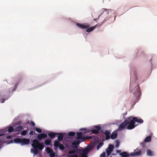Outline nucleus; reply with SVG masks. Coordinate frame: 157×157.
I'll use <instances>...</instances> for the list:
<instances>
[{"instance_id": "nucleus-1", "label": "nucleus", "mask_w": 157, "mask_h": 157, "mask_svg": "<svg viewBox=\"0 0 157 157\" xmlns=\"http://www.w3.org/2000/svg\"><path fill=\"white\" fill-rule=\"evenodd\" d=\"M32 146L33 148H31V151L34 153L35 155H37L38 153V150H42L44 148V144L43 143H41L39 142V141L36 139H34L32 141Z\"/></svg>"}, {"instance_id": "nucleus-2", "label": "nucleus", "mask_w": 157, "mask_h": 157, "mask_svg": "<svg viewBox=\"0 0 157 157\" xmlns=\"http://www.w3.org/2000/svg\"><path fill=\"white\" fill-rule=\"evenodd\" d=\"M92 149V147L90 146L83 149H79L77 152V154L71 155L70 157H87V155Z\"/></svg>"}, {"instance_id": "nucleus-3", "label": "nucleus", "mask_w": 157, "mask_h": 157, "mask_svg": "<svg viewBox=\"0 0 157 157\" xmlns=\"http://www.w3.org/2000/svg\"><path fill=\"white\" fill-rule=\"evenodd\" d=\"M14 143H20L22 145L28 144L30 142V140L25 138L21 139L20 138H16L14 140Z\"/></svg>"}, {"instance_id": "nucleus-4", "label": "nucleus", "mask_w": 157, "mask_h": 157, "mask_svg": "<svg viewBox=\"0 0 157 157\" xmlns=\"http://www.w3.org/2000/svg\"><path fill=\"white\" fill-rule=\"evenodd\" d=\"M126 120H127V122H128V125L127 127L128 129L129 130L132 129L136 126V125H135V121L134 120L133 117L132 118L131 117H128Z\"/></svg>"}, {"instance_id": "nucleus-5", "label": "nucleus", "mask_w": 157, "mask_h": 157, "mask_svg": "<svg viewBox=\"0 0 157 157\" xmlns=\"http://www.w3.org/2000/svg\"><path fill=\"white\" fill-rule=\"evenodd\" d=\"M133 94L134 96L137 98L140 97L141 95V93L139 85L138 84L137 86L134 88Z\"/></svg>"}, {"instance_id": "nucleus-6", "label": "nucleus", "mask_w": 157, "mask_h": 157, "mask_svg": "<svg viewBox=\"0 0 157 157\" xmlns=\"http://www.w3.org/2000/svg\"><path fill=\"white\" fill-rule=\"evenodd\" d=\"M54 145L55 150L56 149V147L57 148L58 147L60 149L62 150H63L64 149V145L62 144L59 143V142L57 140H56L54 141Z\"/></svg>"}, {"instance_id": "nucleus-7", "label": "nucleus", "mask_w": 157, "mask_h": 157, "mask_svg": "<svg viewBox=\"0 0 157 157\" xmlns=\"http://www.w3.org/2000/svg\"><path fill=\"white\" fill-rule=\"evenodd\" d=\"M77 137H76V139L82 142H83L86 139L85 137V136H82V132L77 133Z\"/></svg>"}, {"instance_id": "nucleus-8", "label": "nucleus", "mask_w": 157, "mask_h": 157, "mask_svg": "<svg viewBox=\"0 0 157 157\" xmlns=\"http://www.w3.org/2000/svg\"><path fill=\"white\" fill-rule=\"evenodd\" d=\"M76 25L79 28H80L82 29L88 28L90 26V25L87 23H84V24H81L79 23H77Z\"/></svg>"}, {"instance_id": "nucleus-9", "label": "nucleus", "mask_w": 157, "mask_h": 157, "mask_svg": "<svg viewBox=\"0 0 157 157\" xmlns=\"http://www.w3.org/2000/svg\"><path fill=\"white\" fill-rule=\"evenodd\" d=\"M114 148V146L112 144H110L108 147L106 149V151L107 153V156H108L113 151Z\"/></svg>"}, {"instance_id": "nucleus-10", "label": "nucleus", "mask_w": 157, "mask_h": 157, "mask_svg": "<svg viewBox=\"0 0 157 157\" xmlns=\"http://www.w3.org/2000/svg\"><path fill=\"white\" fill-rule=\"evenodd\" d=\"M102 132L105 136V139L106 140H108L110 138V135L111 132L110 130H105L104 132L102 131Z\"/></svg>"}, {"instance_id": "nucleus-11", "label": "nucleus", "mask_w": 157, "mask_h": 157, "mask_svg": "<svg viewBox=\"0 0 157 157\" xmlns=\"http://www.w3.org/2000/svg\"><path fill=\"white\" fill-rule=\"evenodd\" d=\"M128 124V122H127V120L125 119L123 123L120 124L119 127V129L121 130H123Z\"/></svg>"}, {"instance_id": "nucleus-12", "label": "nucleus", "mask_w": 157, "mask_h": 157, "mask_svg": "<svg viewBox=\"0 0 157 157\" xmlns=\"http://www.w3.org/2000/svg\"><path fill=\"white\" fill-rule=\"evenodd\" d=\"M47 137V135L46 134L42 133L38 135L37 136V138L39 140H41L43 138H46Z\"/></svg>"}, {"instance_id": "nucleus-13", "label": "nucleus", "mask_w": 157, "mask_h": 157, "mask_svg": "<svg viewBox=\"0 0 157 157\" xmlns=\"http://www.w3.org/2000/svg\"><path fill=\"white\" fill-rule=\"evenodd\" d=\"M142 152L141 151H135L132 153H130V156H140L141 155Z\"/></svg>"}, {"instance_id": "nucleus-14", "label": "nucleus", "mask_w": 157, "mask_h": 157, "mask_svg": "<svg viewBox=\"0 0 157 157\" xmlns=\"http://www.w3.org/2000/svg\"><path fill=\"white\" fill-rule=\"evenodd\" d=\"M82 142L79 140H76L74 141L72 144V145L74 147L77 148L78 145L80 143Z\"/></svg>"}, {"instance_id": "nucleus-15", "label": "nucleus", "mask_w": 157, "mask_h": 157, "mask_svg": "<svg viewBox=\"0 0 157 157\" xmlns=\"http://www.w3.org/2000/svg\"><path fill=\"white\" fill-rule=\"evenodd\" d=\"M120 155L121 157H129L130 156V153L129 154L127 152L123 151L120 153Z\"/></svg>"}, {"instance_id": "nucleus-16", "label": "nucleus", "mask_w": 157, "mask_h": 157, "mask_svg": "<svg viewBox=\"0 0 157 157\" xmlns=\"http://www.w3.org/2000/svg\"><path fill=\"white\" fill-rule=\"evenodd\" d=\"M23 129V127L22 126H19L14 128V132H16L21 131Z\"/></svg>"}, {"instance_id": "nucleus-17", "label": "nucleus", "mask_w": 157, "mask_h": 157, "mask_svg": "<svg viewBox=\"0 0 157 157\" xmlns=\"http://www.w3.org/2000/svg\"><path fill=\"white\" fill-rule=\"evenodd\" d=\"M56 135H59L58 137V140L59 141H61L63 138L64 136V134L62 133H57Z\"/></svg>"}, {"instance_id": "nucleus-18", "label": "nucleus", "mask_w": 157, "mask_h": 157, "mask_svg": "<svg viewBox=\"0 0 157 157\" xmlns=\"http://www.w3.org/2000/svg\"><path fill=\"white\" fill-rule=\"evenodd\" d=\"M98 25V24H97L94 26L90 27V28H88L86 30V32L88 33L91 32Z\"/></svg>"}, {"instance_id": "nucleus-19", "label": "nucleus", "mask_w": 157, "mask_h": 157, "mask_svg": "<svg viewBox=\"0 0 157 157\" xmlns=\"http://www.w3.org/2000/svg\"><path fill=\"white\" fill-rule=\"evenodd\" d=\"M117 133L113 132L112 134L110 136V138L112 140L116 139L117 136Z\"/></svg>"}, {"instance_id": "nucleus-20", "label": "nucleus", "mask_w": 157, "mask_h": 157, "mask_svg": "<svg viewBox=\"0 0 157 157\" xmlns=\"http://www.w3.org/2000/svg\"><path fill=\"white\" fill-rule=\"evenodd\" d=\"M134 120L135 122L139 123H142L144 121L143 120L141 119H138L137 117H133Z\"/></svg>"}, {"instance_id": "nucleus-21", "label": "nucleus", "mask_w": 157, "mask_h": 157, "mask_svg": "<svg viewBox=\"0 0 157 157\" xmlns=\"http://www.w3.org/2000/svg\"><path fill=\"white\" fill-rule=\"evenodd\" d=\"M57 133L54 132H50L48 134V136L51 138H54Z\"/></svg>"}, {"instance_id": "nucleus-22", "label": "nucleus", "mask_w": 157, "mask_h": 157, "mask_svg": "<svg viewBox=\"0 0 157 157\" xmlns=\"http://www.w3.org/2000/svg\"><path fill=\"white\" fill-rule=\"evenodd\" d=\"M154 152L150 150H148L147 151V154L148 156H153Z\"/></svg>"}, {"instance_id": "nucleus-23", "label": "nucleus", "mask_w": 157, "mask_h": 157, "mask_svg": "<svg viewBox=\"0 0 157 157\" xmlns=\"http://www.w3.org/2000/svg\"><path fill=\"white\" fill-rule=\"evenodd\" d=\"M151 136H147L144 139V142H148L151 141Z\"/></svg>"}, {"instance_id": "nucleus-24", "label": "nucleus", "mask_w": 157, "mask_h": 157, "mask_svg": "<svg viewBox=\"0 0 157 157\" xmlns=\"http://www.w3.org/2000/svg\"><path fill=\"white\" fill-rule=\"evenodd\" d=\"M46 152L49 154H50L51 153L52 151H53V150L51 149L50 147H47L46 149Z\"/></svg>"}, {"instance_id": "nucleus-25", "label": "nucleus", "mask_w": 157, "mask_h": 157, "mask_svg": "<svg viewBox=\"0 0 157 157\" xmlns=\"http://www.w3.org/2000/svg\"><path fill=\"white\" fill-rule=\"evenodd\" d=\"M8 131L9 132H14V128L12 126H10L8 128Z\"/></svg>"}, {"instance_id": "nucleus-26", "label": "nucleus", "mask_w": 157, "mask_h": 157, "mask_svg": "<svg viewBox=\"0 0 157 157\" xmlns=\"http://www.w3.org/2000/svg\"><path fill=\"white\" fill-rule=\"evenodd\" d=\"M51 143V140H46L45 141V144L46 145H49Z\"/></svg>"}, {"instance_id": "nucleus-27", "label": "nucleus", "mask_w": 157, "mask_h": 157, "mask_svg": "<svg viewBox=\"0 0 157 157\" xmlns=\"http://www.w3.org/2000/svg\"><path fill=\"white\" fill-rule=\"evenodd\" d=\"M91 131L92 133L95 134H98L99 133V131L96 129H92Z\"/></svg>"}, {"instance_id": "nucleus-28", "label": "nucleus", "mask_w": 157, "mask_h": 157, "mask_svg": "<svg viewBox=\"0 0 157 157\" xmlns=\"http://www.w3.org/2000/svg\"><path fill=\"white\" fill-rule=\"evenodd\" d=\"M103 145V142L100 143L97 146V148L98 150L100 148H101L102 146Z\"/></svg>"}, {"instance_id": "nucleus-29", "label": "nucleus", "mask_w": 157, "mask_h": 157, "mask_svg": "<svg viewBox=\"0 0 157 157\" xmlns=\"http://www.w3.org/2000/svg\"><path fill=\"white\" fill-rule=\"evenodd\" d=\"M75 134V133L73 132H70L68 133V135L70 136H73Z\"/></svg>"}, {"instance_id": "nucleus-30", "label": "nucleus", "mask_w": 157, "mask_h": 157, "mask_svg": "<svg viewBox=\"0 0 157 157\" xmlns=\"http://www.w3.org/2000/svg\"><path fill=\"white\" fill-rule=\"evenodd\" d=\"M27 133V131L26 130H23L21 132V134L23 136H25L26 135Z\"/></svg>"}, {"instance_id": "nucleus-31", "label": "nucleus", "mask_w": 157, "mask_h": 157, "mask_svg": "<svg viewBox=\"0 0 157 157\" xmlns=\"http://www.w3.org/2000/svg\"><path fill=\"white\" fill-rule=\"evenodd\" d=\"M55 153L53 152L52 151L51 153L50 154V157H54L55 156Z\"/></svg>"}, {"instance_id": "nucleus-32", "label": "nucleus", "mask_w": 157, "mask_h": 157, "mask_svg": "<svg viewBox=\"0 0 157 157\" xmlns=\"http://www.w3.org/2000/svg\"><path fill=\"white\" fill-rule=\"evenodd\" d=\"M106 154L105 152H104L100 155V157H107L105 156Z\"/></svg>"}, {"instance_id": "nucleus-33", "label": "nucleus", "mask_w": 157, "mask_h": 157, "mask_svg": "<svg viewBox=\"0 0 157 157\" xmlns=\"http://www.w3.org/2000/svg\"><path fill=\"white\" fill-rule=\"evenodd\" d=\"M36 131L39 133H41L42 132V131L41 129L38 128H36L35 129Z\"/></svg>"}, {"instance_id": "nucleus-34", "label": "nucleus", "mask_w": 157, "mask_h": 157, "mask_svg": "<svg viewBox=\"0 0 157 157\" xmlns=\"http://www.w3.org/2000/svg\"><path fill=\"white\" fill-rule=\"evenodd\" d=\"M76 151L75 150H72L69 151V153L70 154H74L75 153Z\"/></svg>"}, {"instance_id": "nucleus-35", "label": "nucleus", "mask_w": 157, "mask_h": 157, "mask_svg": "<svg viewBox=\"0 0 157 157\" xmlns=\"http://www.w3.org/2000/svg\"><path fill=\"white\" fill-rule=\"evenodd\" d=\"M95 128H96L97 129V130H98V131H99L101 129V127L99 125L95 126Z\"/></svg>"}, {"instance_id": "nucleus-36", "label": "nucleus", "mask_w": 157, "mask_h": 157, "mask_svg": "<svg viewBox=\"0 0 157 157\" xmlns=\"http://www.w3.org/2000/svg\"><path fill=\"white\" fill-rule=\"evenodd\" d=\"M31 124L33 126H34L35 125V123L33 121H31L30 122Z\"/></svg>"}, {"instance_id": "nucleus-37", "label": "nucleus", "mask_w": 157, "mask_h": 157, "mask_svg": "<svg viewBox=\"0 0 157 157\" xmlns=\"http://www.w3.org/2000/svg\"><path fill=\"white\" fill-rule=\"evenodd\" d=\"M33 131H30L29 133V134L30 135H33Z\"/></svg>"}, {"instance_id": "nucleus-38", "label": "nucleus", "mask_w": 157, "mask_h": 157, "mask_svg": "<svg viewBox=\"0 0 157 157\" xmlns=\"http://www.w3.org/2000/svg\"><path fill=\"white\" fill-rule=\"evenodd\" d=\"M121 150H117L116 151V152H117V153H119V154H120V153H121Z\"/></svg>"}, {"instance_id": "nucleus-39", "label": "nucleus", "mask_w": 157, "mask_h": 157, "mask_svg": "<svg viewBox=\"0 0 157 157\" xmlns=\"http://www.w3.org/2000/svg\"><path fill=\"white\" fill-rule=\"evenodd\" d=\"M119 145V144L118 143H117L116 145V147H118Z\"/></svg>"}, {"instance_id": "nucleus-40", "label": "nucleus", "mask_w": 157, "mask_h": 157, "mask_svg": "<svg viewBox=\"0 0 157 157\" xmlns=\"http://www.w3.org/2000/svg\"><path fill=\"white\" fill-rule=\"evenodd\" d=\"M100 15H99L98 18H95L94 19V21H97V20L99 18V17L100 16Z\"/></svg>"}, {"instance_id": "nucleus-41", "label": "nucleus", "mask_w": 157, "mask_h": 157, "mask_svg": "<svg viewBox=\"0 0 157 157\" xmlns=\"http://www.w3.org/2000/svg\"><path fill=\"white\" fill-rule=\"evenodd\" d=\"M2 97L1 95H0V102L1 101V100H2Z\"/></svg>"}, {"instance_id": "nucleus-42", "label": "nucleus", "mask_w": 157, "mask_h": 157, "mask_svg": "<svg viewBox=\"0 0 157 157\" xmlns=\"http://www.w3.org/2000/svg\"><path fill=\"white\" fill-rule=\"evenodd\" d=\"M4 135V134L3 133H0V136H3Z\"/></svg>"}, {"instance_id": "nucleus-43", "label": "nucleus", "mask_w": 157, "mask_h": 157, "mask_svg": "<svg viewBox=\"0 0 157 157\" xmlns=\"http://www.w3.org/2000/svg\"><path fill=\"white\" fill-rule=\"evenodd\" d=\"M111 155H116V154H113V153H112Z\"/></svg>"}, {"instance_id": "nucleus-44", "label": "nucleus", "mask_w": 157, "mask_h": 157, "mask_svg": "<svg viewBox=\"0 0 157 157\" xmlns=\"http://www.w3.org/2000/svg\"><path fill=\"white\" fill-rule=\"evenodd\" d=\"M4 100H2V102H2V103H3V102H4Z\"/></svg>"}, {"instance_id": "nucleus-45", "label": "nucleus", "mask_w": 157, "mask_h": 157, "mask_svg": "<svg viewBox=\"0 0 157 157\" xmlns=\"http://www.w3.org/2000/svg\"><path fill=\"white\" fill-rule=\"evenodd\" d=\"M27 123V124H30V122H29V121H28Z\"/></svg>"}, {"instance_id": "nucleus-46", "label": "nucleus", "mask_w": 157, "mask_h": 157, "mask_svg": "<svg viewBox=\"0 0 157 157\" xmlns=\"http://www.w3.org/2000/svg\"><path fill=\"white\" fill-rule=\"evenodd\" d=\"M130 86V90H131V89H130L131 85Z\"/></svg>"}, {"instance_id": "nucleus-47", "label": "nucleus", "mask_w": 157, "mask_h": 157, "mask_svg": "<svg viewBox=\"0 0 157 157\" xmlns=\"http://www.w3.org/2000/svg\"><path fill=\"white\" fill-rule=\"evenodd\" d=\"M83 129H80V130L82 131V130Z\"/></svg>"}, {"instance_id": "nucleus-48", "label": "nucleus", "mask_w": 157, "mask_h": 157, "mask_svg": "<svg viewBox=\"0 0 157 157\" xmlns=\"http://www.w3.org/2000/svg\"><path fill=\"white\" fill-rule=\"evenodd\" d=\"M1 140H0V143L1 142Z\"/></svg>"}, {"instance_id": "nucleus-49", "label": "nucleus", "mask_w": 157, "mask_h": 157, "mask_svg": "<svg viewBox=\"0 0 157 157\" xmlns=\"http://www.w3.org/2000/svg\"><path fill=\"white\" fill-rule=\"evenodd\" d=\"M110 157H112V156H110Z\"/></svg>"}]
</instances>
